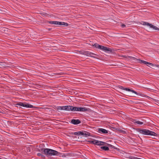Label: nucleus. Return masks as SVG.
Wrapping results in <instances>:
<instances>
[{"label": "nucleus", "instance_id": "obj_1", "mask_svg": "<svg viewBox=\"0 0 159 159\" xmlns=\"http://www.w3.org/2000/svg\"><path fill=\"white\" fill-rule=\"evenodd\" d=\"M139 132L141 134L147 135L156 136L157 134L155 132L147 129H143L139 130Z\"/></svg>", "mask_w": 159, "mask_h": 159}, {"label": "nucleus", "instance_id": "obj_2", "mask_svg": "<svg viewBox=\"0 0 159 159\" xmlns=\"http://www.w3.org/2000/svg\"><path fill=\"white\" fill-rule=\"evenodd\" d=\"M43 152L45 155L48 156H56L58 153L56 150L47 148L44 149Z\"/></svg>", "mask_w": 159, "mask_h": 159}, {"label": "nucleus", "instance_id": "obj_3", "mask_svg": "<svg viewBox=\"0 0 159 159\" xmlns=\"http://www.w3.org/2000/svg\"><path fill=\"white\" fill-rule=\"evenodd\" d=\"M93 46L96 48H98L103 51L105 52L111 51V49L109 48H107L101 45H100L97 43H95L94 44Z\"/></svg>", "mask_w": 159, "mask_h": 159}, {"label": "nucleus", "instance_id": "obj_4", "mask_svg": "<svg viewBox=\"0 0 159 159\" xmlns=\"http://www.w3.org/2000/svg\"><path fill=\"white\" fill-rule=\"evenodd\" d=\"M120 88L122 89H123V90H126L127 91L131 92L132 93H134L136 95H137L138 96H142V95H141L142 94L141 93H138L136 92L133 89H130L129 88H125L122 86H120Z\"/></svg>", "mask_w": 159, "mask_h": 159}, {"label": "nucleus", "instance_id": "obj_5", "mask_svg": "<svg viewBox=\"0 0 159 159\" xmlns=\"http://www.w3.org/2000/svg\"><path fill=\"white\" fill-rule=\"evenodd\" d=\"M57 109L58 110H64L70 111H71V106H58L57 107Z\"/></svg>", "mask_w": 159, "mask_h": 159}, {"label": "nucleus", "instance_id": "obj_6", "mask_svg": "<svg viewBox=\"0 0 159 159\" xmlns=\"http://www.w3.org/2000/svg\"><path fill=\"white\" fill-rule=\"evenodd\" d=\"M78 111L81 112H85L88 111L89 110V109L88 108L85 107H78Z\"/></svg>", "mask_w": 159, "mask_h": 159}, {"label": "nucleus", "instance_id": "obj_7", "mask_svg": "<svg viewBox=\"0 0 159 159\" xmlns=\"http://www.w3.org/2000/svg\"><path fill=\"white\" fill-rule=\"evenodd\" d=\"M84 54L87 56H89L91 57L95 58V57L94 56V55H96L95 54L90 52L89 51H85L84 52Z\"/></svg>", "mask_w": 159, "mask_h": 159}, {"label": "nucleus", "instance_id": "obj_8", "mask_svg": "<svg viewBox=\"0 0 159 159\" xmlns=\"http://www.w3.org/2000/svg\"><path fill=\"white\" fill-rule=\"evenodd\" d=\"M106 144V143L105 142L98 140H95L94 144L98 146H102Z\"/></svg>", "mask_w": 159, "mask_h": 159}, {"label": "nucleus", "instance_id": "obj_9", "mask_svg": "<svg viewBox=\"0 0 159 159\" xmlns=\"http://www.w3.org/2000/svg\"><path fill=\"white\" fill-rule=\"evenodd\" d=\"M98 129V132L99 133L106 134L108 133V131L106 129L101 128H99Z\"/></svg>", "mask_w": 159, "mask_h": 159}, {"label": "nucleus", "instance_id": "obj_10", "mask_svg": "<svg viewBox=\"0 0 159 159\" xmlns=\"http://www.w3.org/2000/svg\"><path fill=\"white\" fill-rule=\"evenodd\" d=\"M71 123L74 125H78L80 123V121L78 119H72L71 120Z\"/></svg>", "mask_w": 159, "mask_h": 159}, {"label": "nucleus", "instance_id": "obj_11", "mask_svg": "<svg viewBox=\"0 0 159 159\" xmlns=\"http://www.w3.org/2000/svg\"><path fill=\"white\" fill-rule=\"evenodd\" d=\"M81 135H83L85 137H88L90 136V133L87 131H83L81 132Z\"/></svg>", "mask_w": 159, "mask_h": 159}, {"label": "nucleus", "instance_id": "obj_12", "mask_svg": "<svg viewBox=\"0 0 159 159\" xmlns=\"http://www.w3.org/2000/svg\"><path fill=\"white\" fill-rule=\"evenodd\" d=\"M24 107L27 108H34V107L33 106L29 104V103L25 102Z\"/></svg>", "mask_w": 159, "mask_h": 159}, {"label": "nucleus", "instance_id": "obj_13", "mask_svg": "<svg viewBox=\"0 0 159 159\" xmlns=\"http://www.w3.org/2000/svg\"><path fill=\"white\" fill-rule=\"evenodd\" d=\"M130 59L132 60L133 61H135L136 62H139V61H141L139 59H137L135 57H129Z\"/></svg>", "mask_w": 159, "mask_h": 159}, {"label": "nucleus", "instance_id": "obj_14", "mask_svg": "<svg viewBox=\"0 0 159 159\" xmlns=\"http://www.w3.org/2000/svg\"><path fill=\"white\" fill-rule=\"evenodd\" d=\"M57 25H65L67 26H68V24L67 23H65L64 22L58 21Z\"/></svg>", "mask_w": 159, "mask_h": 159}, {"label": "nucleus", "instance_id": "obj_15", "mask_svg": "<svg viewBox=\"0 0 159 159\" xmlns=\"http://www.w3.org/2000/svg\"><path fill=\"white\" fill-rule=\"evenodd\" d=\"M149 27L150 28L153 29L155 30H159V29L157 27L152 24H150Z\"/></svg>", "mask_w": 159, "mask_h": 159}, {"label": "nucleus", "instance_id": "obj_16", "mask_svg": "<svg viewBox=\"0 0 159 159\" xmlns=\"http://www.w3.org/2000/svg\"><path fill=\"white\" fill-rule=\"evenodd\" d=\"M24 104L25 102H20L16 103V105L17 106H21V107H20L21 108H22V107H24Z\"/></svg>", "mask_w": 159, "mask_h": 159}, {"label": "nucleus", "instance_id": "obj_17", "mask_svg": "<svg viewBox=\"0 0 159 159\" xmlns=\"http://www.w3.org/2000/svg\"><path fill=\"white\" fill-rule=\"evenodd\" d=\"M81 131H78L76 132H72L71 133V134L72 135H81Z\"/></svg>", "mask_w": 159, "mask_h": 159}, {"label": "nucleus", "instance_id": "obj_18", "mask_svg": "<svg viewBox=\"0 0 159 159\" xmlns=\"http://www.w3.org/2000/svg\"><path fill=\"white\" fill-rule=\"evenodd\" d=\"M78 107H74L71 106V111H78Z\"/></svg>", "mask_w": 159, "mask_h": 159}, {"label": "nucleus", "instance_id": "obj_19", "mask_svg": "<svg viewBox=\"0 0 159 159\" xmlns=\"http://www.w3.org/2000/svg\"><path fill=\"white\" fill-rule=\"evenodd\" d=\"M101 148L102 150H103L105 151H107V150H108L109 149V148L108 147H107L106 146L101 147Z\"/></svg>", "mask_w": 159, "mask_h": 159}, {"label": "nucleus", "instance_id": "obj_20", "mask_svg": "<svg viewBox=\"0 0 159 159\" xmlns=\"http://www.w3.org/2000/svg\"><path fill=\"white\" fill-rule=\"evenodd\" d=\"M49 24H54V25H57V23H58V21H49Z\"/></svg>", "mask_w": 159, "mask_h": 159}, {"label": "nucleus", "instance_id": "obj_21", "mask_svg": "<svg viewBox=\"0 0 159 159\" xmlns=\"http://www.w3.org/2000/svg\"><path fill=\"white\" fill-rule=\"evenodd\" d=\"M135 123L138 125H142L143 124V122L139 121H136L135 122Z\"/></svg>", "mask_w": 159, "mask_h": 159}, {"label": "nucleus", "instance_id": "obj_22", "mask_svg": "<svg viewBox=\"0 0 159 159\" xmlns=\"http://www.w3.org/2000/svg\"><path fill=\"white\" fill-rule=\"evenodd\" d=\"M95 139H93V140H88L87 141V142L89 143L93 144H94V142H95Z\"/></svg>", "mask_w": 159, "mask_h": 159}, {"label": "nucleus", "instance_id": "obj_23", "mask_svg": "<svg viewBox=\"0 0 159 159\" xmlns=\"http://www.w3.org/2000/svg\"><path fill=\"white\" fill-rule=\"evenodd\" d=\"M142 24L143 25H147L148 27H149V25H150V23H147V22H142Z\"/></svg>", "mask_w": 159, "mask_h": 159}, {"label": "nucleus", "instance_id": "obj_24", "mask_svg": "<svg viewBox=\"0 0 159 159\" xmlns=\"http://www.w3.org/2000/svg\"><path fill=\"white\" fill-rule=\"evenodd\" d=\"M140 61H139V63H143L146 65L147 64L148 62H147L144 61L142 60H140Z\"/></svg>", "mask_w": 159, "mask_h": 159}, {"label": "nucleus", "instance_id": "obj_25", "mask_svg": "<svg viewBox=\"0 0 159 159\" xmlns=\"http://www.w3.org/2000/svg\"><path fill=\"white\" fill-rule=\"evenodd\" d=\"M146 65L147 66H153V64L150 63V62H148L147 64H146Z\"/></svg>", "mask_w": 159, "mask_h": 159}, {"label": "nucleus", "instance_id": "obj_26", "mask_svg": "<svg viewBox=\"0 0 159 159\" xmlns=\"http://www.w3.org/2000/svg\"><path fill=\"white\" fill-rule=\"evenodd\" d=\"M37 155L38 156H41L42 157H44V155L42 154H41V153H38L37 154Z\"/></svg>", "mask_w": 159, "mask_h": 159}, {"label": "nucleus", "instance_id": "obj_27", "mask_svg": "<svg viewBox=\"0 0 159 159\" xmlns=\"http://www.w3.org/2000/svg\"><path fill=\"white\" fill-rule=\"evenodd\" d=\"M121 26L122 28H125V25L124 24H122L121 25Z\"/></svg>", "mask_w": 159, "mask_h": 159}, {"label": "nucleus", "instance_id": "obj_28", "mask_svg": "<svg viewBox=\"0 0 159 159\" xmlns=\"http://www.w3.org/2000/svg\"><path fill=\"white\" fill-rule=\"evenodd\" d=\"M0 159H1V158H0Z\"/></svg>", "mask_w": 159, "mask_h": 159}, {"label": "nucleus", "instance_id": "obj_29", "mask_svg": "<svg viewBox=\"0 0 159 159\" xmlns=\"http://www.w3.org/2000/svg\"><path fill=\"white\" fill-rule=\"evenodd\" d=\"M158 66L159 67V66Z\"/></svg>", "mask_w": 159, "mask_h": 159}, {"label": "nucleus", "instance_id": "obj_30", "mask_svg": "<svg viewBox=\"0 0 159 159\" xmlns=\"http://www.w3.org/2000/svg\"><path fill=\"white\" fill-rule=\"evenodd\" d=\"M1 63V62H0V63Z\"/></svg>", "mask_w": 159, "mask_h": 159}]
</instances>
